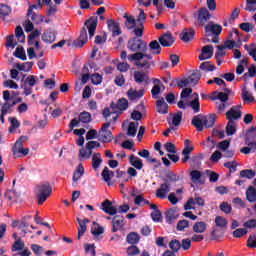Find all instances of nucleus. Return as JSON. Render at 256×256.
I'll list each match as a JSON object with an SVG mask.
<instances>
[{
	"mask_svg": "<svg viewBox=\"0 0 256 256\" xmlns=\"http://www.w3.org/2000/svg\"><path fill=\"white\" fill-rule=\"evenodd\" d=\"M128 49L134 54L128 55V61L135 62L136 67L149 69L153 55L147 54V43L137 38L128 41Z\"/></svg>",
	"mask_w": 256,
	"mask_h": 256,
	"instance_id": "obj_1",
	"label": "nucleus"
},
{
	"mask_svg": "<svg viewBox=\"0 0 256 256\" xmlns=\"http://www.w3.org/2000/svg\"><path fill=\"white\" fill-rule=\"evenodd\" d=\"M125 25L127 29H134V35L136 37H143V30L145 29V21H147V15H145V11L143 9L138 10V15L135 19L132 15L128 13L124 14Z\"/></svg>",
	"mask_w": 256,
	"mask_h": 256,
	"instance_id": "obj_2",
	"label": "nucleus"
},
{
	"mask_svg": "<svg viewBox=\"0 0 256 256\" xmlns=\"http://www.w3.org/2000/svg\"><path fill=\"white\" fill-rule=\"evenodd\" d=\"M226 118L228 124L226 126V135H235L237 132V123L235 121L241 119V106L232 107L227 113Z\"/></svg>",
	"mask_w": 256,
	"mask_h": 256,
	"instance_id": "obj_3",
	"label": "nucleus"
},
{
	"mask_svg": "<svg viewBox=\"0 0 256 256\" xmlns=\"http://www.w3.org/2000/svg\"><path fill=\"white\" fill-rule=\"evenodd\" d=\"M52 191L51 184L48 182L38 185L35 189L38 205H43L47 201V198L51 196Z\"/></svg>",
	"mask_w": 256,
	"mask_h": 256,
	"instance_id": "obj_4",
	"label": "nucleus"
},
{
	"mask_svg": "<svg viewBox=\"0 0 256 256\" xmlns=\"http://www.w3.org/2000/svg\"><path fill=\"white\" fill-rule=\"evenodd\" d=\"M223 31V26L220 24H215V22L210 21L205 26L206 37H211L214 35L212 39V43H219V35H221Z\"/></svg>",
	"mask_w": 256,
	"mask_h": 256,
	"instance_id": "obj_5",
	"label": "nucleus"
},
{
	"mask_svg": "<svg viewBox=\"0 0 256 256\" xmlns=\"http://www.w3.org/2000/svg\"><path fill=\"white\" fill-rule=\"evenodd\" d=\"M27 141V136H21L12 147V153L14 157H27L29 155V148L23 147V143Z\"/></svg>",
	"mask_w": 256,
	"mask_h": 256,
	"instance_id": "obj_6",
	"label": "nucleus"
},
{
	"mask_svg": "<svg viewBox=\"0 0 256 256\" xmlns=\"http://www.w3.org/2000/svg\"><path fill=\"white\" fill-rule=\"evenodd\" d=\"M201 79V74L199 72H194L187 78H183L178 82V87L183 89V87H195Z\"/></svg>",
	"mask_w": 256,
	"mask_h": 256,
	"instance_id": "obj_7",
	"label": "nucleus"
},
{
	"mask_svg": "<svg viewBox=\"0 0 256 256\" xmlns=\"http://www.w3.org/2000/svg\"><path fill=\"white\" fill-rule=\"evenodd\" d=\"M110 126L111 122L104 123L98 132L99 141H102V143H111L113 139V134H111V131L107 130Z\"/></svg>",
	"mask_w": 256,
	"mask_h": 256,
	"instance_id": "obj_8",
	"label": "nucleus"
},
{
	"mask_svg": "<svg viewBox=\"0 0 256 256\" xmlns=\"http://www.w3.org/2000/svg\"><path fill=\"white\" fill-rule=\"evenodd\" d=\"M194 17L197 19L198 25L203 27L211 19V12L206 7H202L194 13Z\"/></svg>",
	"mask_w": 256,
	"mask_h": 256,
	"instance_id": "obj_9",
	"label": "nucleus"
},
{
	"mask_svg": "<svg viewBox=\"0 0 256 256\" xmlns=\"http://www.w3.org/2000/svg\"><path fill=\"white\" fill-rule=\"evenodd\" d=\"M196 205L199 207H205V200L201 196L190 198L184 205V209L185 211H191V209H195Z\"/></svg>",
	"mask_w": 256,
	"mask_h": 256,
	"instance_id": "obj_10",
	"label": "nucleus"
},
{
	"mask_svg": "<svg viewBox=\"0 0 256 256\" xmlns=\"http://www.w3.org/2000/svg\"><path fill=\"white\" fill-rule=\"evenodd\" d=\"M98 22L99 20L97 16H93L85 22V27L88 30L90 38L95 36V31H97Z\"/></svg>",
	"mask_w": 256,
	"mask_h": 256,
	"instance_id": "obj_11",
	"label": "nucleus"
},
{
	"mask_svg": "<svg viewBox=\"0 0 256 256\" xmlns=\"http://www.w3.org/2000/svg\"><path fill=\"white\" fill-rule=\"evenodd\" d=\"M40 35V30H32V32L28 36V44L30 45V47H35L36 50L41 49V44H39V42L37 41Z\"/></svg>",
	"mask_w": 256,
	"mask_h": 256,
	"instance_id": "obj_12",
	"label": "nucleus"
},
{
	"mask_svg": "<svg viewBox=\"0 0 256 256\" xmlns=\"http://www.w3.org/2000/svg\"><path fill=\"white\" fill-rule=\"evenodd\" d=\"M170 191L171 186H169V182H165L156 190V197L158 199H167Z\"/></svg>",
	"mask_w": 256,
	"mask_h": 256,
	"instance_id": "obj_13",
	"label": "nucleus"
},
{
	"mask_svg": "<svg viewBox=\"0 0 256 256\" xmlns=\"http://www.w3.org/2000/svg\"><path fill=\"white\" fill-rule=\"evenodd\" d=\"M158 40L162 47H171V45L175 43V38L173 37V34H171V32L164 33L158 38Z\"/></svg>",
	"mask_w": 256,
	"mask_h": 256,
	"instance_id": "obj_14",
	"label": "nucleus"
},
{
	"mask_svg": "<svg viewBox=\"0 0 256 256\" xmlns=\"http://www.w3.org/2000/svg\"><path fill=\"white\" fill-rule=\"evenodd\" d=\"M55 39H57V32L51 28L46 29L42 34V41L44 43H55Z\"/></svg>",
	"mask_w": 256,
	"mask_h": 256,
	"instance_id": "obj_15",
	"label": "nucleus"
},
{
	"mask_svg": "<svg viewBox=\"0 0 256 256\" xmlns=\"http://www.w3.org/2000/svg\"><path fill=\"white\" fill-rule=\"evenodd\" d=\"M145 95V90L143 89H135V88H130L127 91V97L130 101H139V99H141V97H143Z\"/></svg>",
	"mask_w": 256,
	"mask_h": 256,
	"instance_id": "obj_16",
	"label": "nucleus"
},
{
	"mask_svg": "<svg viewBox=\"0 0 256 256\" xmlns=\"http://www.w3.org/2000/svg\"><path fill=\"white\" fill-rule=\"evenodd\" d=\"M163 91H165V85H163L159 79H156L151 90L153 99H159V95H161Z\"/></svg>",
	"mask_w": 256,
	"mask_h": 256,
	"instance_id": "obj_17",
	"label": "nucleus"
},
{
	"mask_svg": "<svg viewBox=\"0 0 256 256\" xmlns=\"http://www.w3.org/2000/svg\"><path fill=\"white\" fill-rule=\"evenodd\" d=\"M256 128H250L246 132V139L245 143L248 145V147H256Z\"/></svg>",
	"mask_w": 256,
	"mask_h": 256,
	"instance_id": "obj_18",
	"label": "nucleus"
},
{
	"mask_svg": "<svg viewBox=\"0 0 256 256\" xmlns=\"http://www.w3.org/2000/svg\"><path fill=\"white\" fill-rule=\"evenodd\" d=\"M107 27L110 33H112L113 37H118L121 35V27L119 26L118 22L114 20H107Z\"/></svg>",
	"mask_w": 256,
	"mask_h": 256,
	"instance_id": "obj_19",
	"label": "nucleus"
},
{
	"mask_svg": "<svg viewBox=\"0 0 256 256\" xmlns=\"http://www.w3.org/2000/svg\"><path fill=\"white\" fill-rule=\"evenodd\" d=\"M87 41H89V38L87 36V28H82L79 38L73 42V45L74 47H83V45H85Z\"/></svg>",
	"mask_w": 256,
	"mask_h": 256,
	"instance_id": "obj_20",
	"label": "nucleus"
},
{
	"mask_svg": "<svg viewBox=\"0 0 256 256\" xmlns=\"http://www.w3.org/2000/svg\"><path fill=\"white\" fill-rule=\"evenodd\" d=\"M156 111L160 113V115H167V113H169V105L165 103L164 98L156 101Z\"/></svg>",
	"mask_w": 256,
	"mask_h": 256,
	"instance_id": "obj_21",
	"label": "nucleus"
},
{
	"mask_svg": "<svg viewBox=\"0 0 256 256\" xmlns=\"http://www.w3.org/2000/svg\"><path fill=\"white\" fill-rule=\"evenodd\" d=\"M102 211L107 213L108 215H117V207L113 205V202L109 200H105L102 203Z\"/></svg>",
	"mask_w": 256,
	"mask_h": 256,
	"instance_id": "obj_22",
	"label": "nucleus"
},
{
	"mask_svg": "<svg viewBox=\"0 0 256 256\" xmlns=\"http://www.w3.org/2000/svg\"><path fill=\"white\" fill-rule=\"evenodd\" d=\"M195 38V30L189 28V29H184L181 34H180V39L184 43H189V41H193Z\"/></svg>",
	"mask_w": 256,
	"mask_h": 256,
	"instance_id": "obj_23",
	"label": "nucleus"
},
{
	"mask_svg": "<svg viewBox=\"0 0 256 256\" xmlns=\"http://www.w3.org/2000/svg\"><path fill=\"white\" fill-rule=\"evenodd\" d=\"M193 151V146H191V141L190 140H185L184 141V149L182 151L183 159L182 163H187L189 161V155Z\"/></svg>",
	"mask_w": 256,
	"mask_h": 256,
	"instance_id": "obj_24",
	"label": "nucleus"
},
{
	"mask_svg": "<svg viewBox=\"0 0 256 256\" xmlns=\"http://www.w3.org/2000/svg\"><path fill=\"white\" fill-rule=\"evenodd\" d=\"M213 46L206 45L202 48V53L199 56L200 61H205L207 59H211L213 57Z\"/></svg>",
	"mask_w": 256,
	"mask_h": 256,
	"instance_id": "obj_25",
	"label": "nucleus"
},
{
	"mask_svg": "<svg viewBox=\"0 0 256 256\" xmlns=\"http://www.w3.org/2000/svg\"><path fill=\"white\" fill-rule=\"evenodd\" d=\"M128 161L130 165L134 167V169H137L138 171H141V169H143V160L135 156V154L130 155Z\"/></svg>",
	"mask_w": 256,
	"mask_h": 256,
	"instance_id": "obj_26",
	"label": "nucleus"
},
{
	"mask_svg": "<svg viewBox=\"0 0 256 256\" xmlns=\"http://www.w3.org/2000/svg\"><path fill=\"white\" fill-rule=\"evenodd\" d=\"M183 120V112H177L172 115L171 120L168 121L170 127H174L177 129L179 125H181V121Z\"/></svg>",
	"mask_w": 256,
	"mask_h": 256,
	"instance_id": "obj_27",
	"label": "nucleus"
},
{
	"mask_svg": "<svg viewBox=\"0 0 256 256\" xmlns=\"http://www.w3.org/2000/svg\"><path fill=\"white\" fill-rule=\"evenodd\" d=\"M77 221L79 223L78 228V239H81L85 235V231H87V223H89V219L85 218L83 220L77 218Z\"/></svg>",
	"mask_w": 256,
	"mask_h": 256,
	"instance_id": "obj_28",
	"label": "nucleus"
},
{
	"mask_svg": "<svg viewBox=\"0 0 256 256\" xmlns=\"http://www.w3.org/2000/svg\"><path fill=\"white\" fill-rule=\"evenodd\" d=\"M192 125L196 127L197 131H203V128L205 127L204 116L203 115L195 116L192 119Z\"/></svg>",
	"mask_w": 256,
	"mask_h": 256,
	"instance_id": "obj_29",
	"label": "nucleus"
},
{
	"mask_svg": "<svg viewBox=\"0 0 256 256\" xmlns=\"http://www.w3.org/2000/svg\"><path fill=\"white\" fill-rule=\"evenodd\" d=\"M227 39L236 43V45H241V35L239 34V31H237V29H232V31L229 32Z\"/></svg>",
	"mask_w": 256,
	"mask_h": 256,
	"instance_id": "obj_30",
	"label": "nucleus"
},
{
	"mask_svg": "<svg viewBox=\"0 0 256 256\" xmlns=\"http://www.w3.org/2000/svg\"><path fill=\"white\" fill-rule=\"evenodd\" d=\"M149 50L151 55H160L161 54V45L157 40H153L149 43Z\"/></svg>",
	"mask_w": 256,
	"mask_h": 256,
	"instance_id": "obj_31",
	"label": "nucleus"
},
{
	"mask_svg": "<svg viewBox=\"0 0 256 256\" xmlns=\"http://www.w3.org/2000/svg\"><path fill=\"white\" fill-rule=\"evenodd\" d=\"M112 231L113 233H117L121 227H123V216H115L112 220Z\"/></svg>",
	"mask_w": 256,
	"mask_h": 256,
	"instance_id": "obj_32",
	"label": "nucleus"
},
{
	"mask_svg": "<svg viewBox=\"0 0 256 256\" xmlns=\"http://www.w3.org/2000/svg\"><path fill=\"white\" fill-rule=\"evenodd\" d=\"M226 53L227 52L225 51V49L221 45L217 46V51H216V54H215L217 65H221V63H223V57H225Z\"/></svg>",
	"mask_w": 256,
	"mask_h": 256,
	"instance_id": "obj_33",
	"label": "nucleus"
},
{
	"mask_svg": "<svg viewBox=\"0 0 256 256\" xmlns=\"http://www.w3.org/2000/svg\"><path fill=\"white\" fill-rule=\"evenodd\" d=\"M215 121H217V115L211 114L208 116H204V127L209 129L215 125Z\"/></svg>",
	"mask_w": 256,
	"mask_h": 256,
	"instance_id": "obj_34",
	"label": "nucleus"
},
{
	"mask_svg": "<svg viewBox=\"0 0 256 256\" xmlns=\"http://www.w3.org/2000/svg\"><path fill=\"white\" fill-rule=\"evenodd\" d=\"M13 238L15 239V242L12 246V251H21L23 247H25V243L21 241V238L17 236V233L13 234Z\"/></svg>",
	"mask_w": 256,
	"mask_h": 256,
	"instance_id": "obj_35",
	"label": "nucleus"
},
{
	"mask_svg": "<svg viewBox=\"0 0 256 256\" xmlns=\"http://www.w3.org/2000/svg\"><path fill=\"white\" fill-rule=\"evenodd\" d=\"M242 99L244 103H253L255 101L253 94H251L249 90H247V87H243L242 89Z\"/></svg>",
	"mask_w": 256,
	"mask_h": 256,
	"instance_id": "obj_36",
	"label": "nucleus"
},
{
	"mask_svg": "<svg viewBox=\"0 0 256 256\" xmlns=\"http://www.w3.org/2000/svg\"><path fill=\"white\" fill-rule=\"evenodd\" d=\"M101 163H103V159L101 158L100 153H94L92 156V167L97 171L99 167H101Z\"/></svg>",
	"mask_w": 256,
	"mask_h": 256,
	"instance_id": "obj_37",
	"label": "nucleus"
},
{
	"mask_svg": "<svg viewBox=\"0 0 256 256\" xmlns=\"http://www.w3.org/2000/svg\"><path fill=\"white\" fill-rule=\"evenodd\" d=\"M84 173H85V168L83 167V164H79L76 170L74 171L73 178H72L73 181L74 182L79 181V179L83 177Z\"/></svg>",
	"mask_w": 256,
	"mask_h": 256,
	"instance_id": "obj_38",
	"label": "nucleus"
},
{
	"mask_svg": "<svg viewBox=\"0 0 256 256\" xmlns=\"http://www.w3.org/2000/svg\"><path fill=\"white\" fill-rule=\"evenodd\" d=\"M140 239H141V237L139 236V234H137L136 232H132L127 235L126 241L130 245H137V243H139Z\"/></svg>",
	"mask_w": 256,
	"mask_h": 256,
	"instance_id": "obj_39",
	"label": "nucleus"
},
{
	"mask_svg": "<svg viewBox=\"0 0 256 256\" xmlns=\"http://www.w3.org/2000/svg\"><path fill=\"white\" fill-rule=\"evenodd\" d=\"M139 127V123L130 122L128 125L127 135L128 137H135L137 135V128Z\"/></svg>",
	"mask_w": 256,
	"mask_h": 256,
	"instance_id": "obj_40",
	"label": "nucleus"
},
{
	"mask_svg": "<svg viewBox=\"0 0 256 256\" xmlns=\"http://www.w3.org/2000/svg\"><path fill=\"white\" fill-rule=\"evenodd\" d=\"M103 227H101L97 222H93L92 227H91V233L95 237H99V235H103L104 233Z\"/></svg>",
	"mask_w": 256,
	"mask_h": 256,
	"instance_id": "obj_41",
	"label": "nucleus"
},
{
	"mask_svg": "<svg viewBox=\"0 0 256 256\" xmlns=\"http://www.w3.org/2000/svg\"><path fill=\"white\" fill-rule=\"evenodd\" d=\"M246 199L250 203H255L256 201V189L250 186L246 191Z\"/></svg>",
	"mask_w": 256,
	"mask_h": 256,
	"instance_id": "obj_42",
	"label": "nucleus"
},
{
	"mask_svg": "<svg viewBox=\"0 0 256 256\" xmlns=\"http://www.w3.org/2000/svg\"><path fill=\"white\" fill-rule=\"evenodd\" d=\"M27 16L36 24L43 23V16L37 15L35 12L28 10Z\"/></svg>",
	"mask_w": 256,
	"mask_h": 256,
	"instance_id": "obj_43",
	"label": "nucleus"
},
{
	"mask_svg": "<svg viewBox=\"0 0 256 256\" xmlns=\"http://www.w3.org/2000/svg\"><path fill=\"white\" fill-rule=\"evenodd\" d=\"M193 100L190 102V107H192L193 111H195V113H199V108H200V104H199V94L194 93L192 95Z\"/></svg>",
	"mask_w": 256,
	"mask_h": 256,
	"instance_id": "obj_44",
	"label": "nucleus"
},
{
	"mask_svg": "<svg viewBox=\"0 0 256 256\" xmlns=\"http://www.w3.org/2000/svg\"><path fill=\"white\" fill-rule=\"evenodd\" d=\"M207 230V223L205 222H196L193 226L194 233H205Z\"/></svg>",
	"mask_w": 256,
	"mask_h": 256,
	"instance_id": "obj_45",
	"label": "nucleus"
},
{
	"mask_svg": "<svg viewBox=\"0 0 256 256\" xmlns=\"http://www.w3.org/2000/svg\"><path fill=\"white\" fill-rule=\"evenodd\" d=\"M132 197H135L134 203L135 205L138 206H143V205H149V200H146L143 195H135V193L131 194Z\"/></svg>",
	"mask_w": 256,
	"mask_h": 256,
	"instance_id": "obj_46",
	"label": "nucleus"
},
{
	"mask_svg": "<svg viewBox=\"0 0 256 256\" xmlns=\"http://www.w3.org/2000/svg\"><path fill=\"white\" fill-rule=\"evenodd\" d=\"M17 105V102H5L1 108L2 115H7V113H11V108L15 107Z\"/></svg>",
	"mask_w": 256,
	"mask_h": 256,
	"instance_id": "obj_47",
	"label": "nucleus"
},
{
	"mask_svg": "<svg viewBox=\"0 0 256 256\" xmlns=\"http://www.w3.org/2000/svg\"><path fill=\"white\" fill-rule=\"evenodd\" d=\"M216 227H220V229H226L229 221L225 217L217 216L215 218Z\"/></svg>",
	"mask_w": 256,
	"mask_h": 256,
	"instance_id": "obj_48",
	"label": "nucleus"
},
{
	"mask_svg": "<svg viewBox=\"0 0 256 256\" xmlns=\"http://www.w3.org/2000/svg\"><path fill=\"white\" fill-rule=\"evenodd\" d=\"M134 79L136 83H145L147 81V75L143 71H136L134 73Z\"/></svg>",
	"mask_w": 256,
	"mask_h": 256,
	"instance_id": "obj_49",
	"label": "nucleus"
},
{
	"mask_svg": "<svg viewBox=\"0 0 256 256\" xmlns=\"http://www.w3.org/2000/svg\"><path fill=\"white\" fill-rule=\"evenodd\" d=\"M179 217V214L175 210H168L166 212V221L167 223H173L175 219Z\"/></svg>",
	"mask_w": 256,
	"mask_h": 256,
	"instance_id": "obj_50",
	"label": "nucleus"
},
{
	"mask_svg": "<svg viewBox=\"0 0 256 256\" xmlns=\"http://www.w3.org/2000/svg\"><path fill=\"white\" fill-rule=\"evenodd\" d=\"M17 69H19V71H24L25 73H29V71H31V69H33V62H25L23 64H18L16 65Z\"/></svg>",
	"mask_w": 256,
	"mask_h": 256,
	"instance_id": "obj_51",
	"label": "nucleus"
},
{
	"mask_svg": "<svg viewBox=\"0 0 256 256\" xmlns=\"http://www.w3.org/2000/svg\"><path fill=\"white\" fill-rule=\"evenodd\" d=\"M26 85H29V87H35L39 83V77L34 75H28L25 79Z\"/></svg>",
	"mask_w": 256,
	"mask_h": 256,
	"instance_id": "obj_52",
	"label": "nucleus"
},
{
	"mask_svg": "<svg viewBox=\"0 0 256 256\" xmlns=\"http://www.w3.org/2000/svg\"><path fill=\"white\" fill-rule=\"evenodd\" d=\"M244 49L248 52V55H250V57L253 58L254 61H256V45H245Z\"/></svg>",
	"mask_w": 256,
	"mask_h": 256,
	"instance_id": "obj_53",
	"label": "nucleus"
},
{
	"mask_svg": "<svg viewBox=\"0 0 256 256\" xmlns=\"http://www.w3.org/2000/svg\"><path fill=\"white\" fill-rule=\"evenodd\" d=\"M91 155H93V151H91L87 146L82 148L79 152V157L81 159H91Z\"/></svg>",
	"mask_w": 256,
	"mask_h": 256,
	"instance_id": "obj_54",
	"label": "nucleus"
},
{
	"mask_svg": "<svg viewBox=\"0 0 256 256\" xmlns=\"http://www.w3.org/2000/svg\"><path fill=\"white\" fill-rule=\"evenodd\" d=\"M113 171L109 170V168L105 167L104 170L102 171V177L106 183H109L110 179H113L114 177Z\"/></svg>",
	"mask_w": 256,
	"mask_h": 256,
	"instance_id": "obj_55",
	"label": "nucleus"
},
{
	"mask_svg": "<svg viewBox=\"0 0 256 256\" xmlns=\"http://www.w3.org/2000/svg\"><path fill=\"white\" fill-rule=\"evenodd\" d=\"M6 47L10 49H15V47H17V41H15L14 35H9L6 37Z\"/></svg>",
	"mask_w": 256,
	"mask_h": 256,
	"instance_id": "obj_56",
	"label": "nucleus"
},
{
	"mask_svg": "<svg viewBox=\"0 0 256 256\" xmlns=\"http://www.w3.org/2000/svg\"><path fill=\"white\" fill-rule=\"evenodd\" d=\"M80 123H91V113L81 112L79 115Z\"/></svg>",
	"mask_w": 256,
	"mask_h": 256,
	"instance_id": "obj_57",
	"label": "nucleus"
},
{
	"mask_svg": "<svg viewBox=\"0 0 256 256\" xmlns=\"http://www.w3.org/2000/svg\"><path fill=\"white\" fill-rule=\"evenodd\" d=\"M9 121H10V124H11V126L9 127V132L13 133V132H15L16 129H18V127L21 124L19 123V120H17V118L11 117V118H9Z\"/></svg>",
	"mask_w": 256,
	"mask_h": 256,
	"instance_id": "obj_58",
	"label": "nucleus"
},
{
	"mask_svg": "<svg viewBox=\"0 0 256 256\" xmlns=\"http://www.w3.org/2000/svg\"><path fill=\"white\" fill-rule=\"evenodd\" d=\"M90 79L93 85H101V83H103V76H101V74H92Z\"/></svg>",
	"mask_w": 256,
	"mask_h": 256,
	"instance_id": "obj_59",
	"label": "nucleus"
},
{
	"mask_svg": "<svg viewBox=\"0 0 256 256\" xmlns=\"http://www.w3.org/2000/svg\"><path fill=\"white\" fill-rule=\"evenodd\" d=\"M240 177L243 179H253V177H255V172L253 170H242L240 172Z\"/></svg>",
	"mask_w": 256,
	"mask_h": 256,
	"instance_id": "obj_60",
	"label": "nucleus"
},
{
	"mask_svg": "<svg viewBox=\"0 0 256 256\" xmlns=\"http://www.w3.org/2000/svg\"><path fill=\"white\" fill-rule=\"evenodd\" d=\"M14 55L18 58V59H22V61H25L27 59V56H25V50L22 47H17Z\"/></svg>",
	"mask_w": 256,
	"mask_h": 256,
	"instance_id": "obj_61",
	"label": "nucleus"
},
{
	"mask_svg": "<svg viewBox=\"0 0 256 256\" xmlns=\"http://www.w3.org/2000/svg\"><path fill=\"white\" fill-rule=\"evenodd\" d=\"M201 71H215V65L211 62H204L200 65Z\"/></svg>",
	"mask_w": 256,
	"mask_h": 256,
	"instance_id": "obj_62",
	"label": "nucleus"
},
{
	"mask_svg": "<svg viewBox=\"0 0 256 256\" xmlns=\"http://www.w3.org/2000/svg\"><path fill=\"white\" fill-rule=\"evenodd\" d=\"M215 105L219 113H223L226 107H229V102L215 101Z\"/></svg>",
	"mask_w": 256,
	"mask_h": 256,
	"instance_id": "obj_63",
	"label": "nucleus"
},
{
	"mask_svg": "<svg viewBox=\"0 0 256 256\" xmlns=\"http://www.w3.org/2000/svg\"><path fill=\"white\" fill-rule=\"evenodd\" d=\"M246 11H256V0H246Z\"/></svg>",
	"mask_w": 256,
	"mask_h": 256,
	"instance_id": "obj_64",
	"label": "nucleus"
}]
</instances>
